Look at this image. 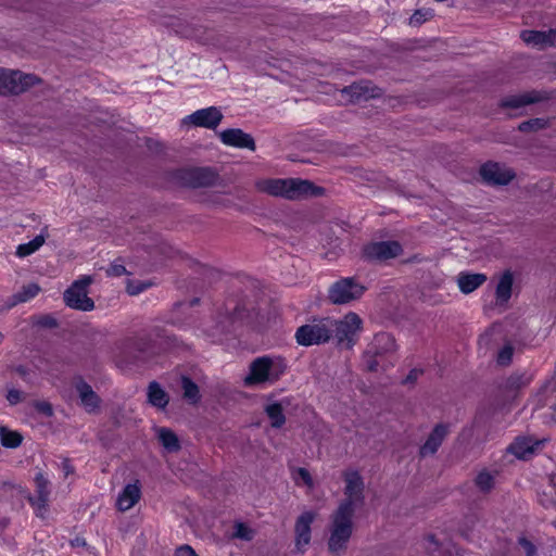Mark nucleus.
I'll use <instances>...</instances> for the list:
<instances>
[{
  "label": "nucleus",
  "instance_id": "obj_51",
  "mask_svg": "<svg viewBox=\"0 0 556 556\" xmlns=\"http://www.w3.org/2000/svg\"><path fill=\"white\" fill-rule=\"evenodd\" d=\"M505 106H511V108H520L521 106V98L520 97H515L510 100H506L504 101L503 103Z\"/></svg>",
  "mask_w": 556,
  "mask_h": 556
},
{
  "label": "nucleus",
  "instance_id": "obj_1",
  "mask_svg": "<svg viewBox=\"0 0 556 556\" xmlns=\"http://www.w3.org/2000/svg\"><path fill=\"white\" fill-rule=\"evenodd\" d=\"M256 187L261 192L293 201L318 197L324 193L321 187L315 186L309 180L299 178L263 179L257 181Z\"/></svg>",
  "mask_w": 556,
  "mask_h": 556
},
{
  "label": "nucleus",
  "instance_id": "obj_37",
  "mask_svg": "<svg viewBox=\"0 0 556 556\" xmlns=\"http://www.w3.org/2000/svg\"><path fill=\"white\" fill-rule=\"evenodd\" d=\"M151 287V282L140 280H128L126 290L130 295H137Z\"/></svg>",
  "mask_w": 556,
  "mask_h": 556
},
{
  "label": "nucleus",
  "instance_id": "obj_49",
  "mask_svg": "<svg viewBox=\"0 0 556 556\" xmlns=\"http://www.w3.org/2000/svg\"><path fill=\"white\" fill-rule=\"evenodd\" d=\"M376 355H370V356H366L365 355V358H366V366L368 368V370L370 371H374L377 369L378 367V363L377 361L374 358Z\"/></svg>",
  "mask_w": 556,
  "mask_h": 556
},
{
  "label": "nucleus",
  "instance_id": "obj_59",
  "mask_svg": "<svg viewBox=\"0 0 556 556\" xmlns=\"http://www.w3.org/2000/svg\"><path fill=\"white\" fill-rule=\"evenodd\" d=\"M554 410L556 412V405L554 406Z\"/></svg>",
  "mask_w": 556,
  "mask_h": 556
},
{
  "label": "nucleus",
  "instance_id": "obj_14",
  "mask_svg": "<svg viewBox=\"0 0 556 556\" xmlns=\"http://www.w3.org/2000/svg\"><path fill=\"white\" fill-rule=\"evenodd\" d=\"M223 113L216 106H210L201 110H197L192 114L186 116L182 119L184 124H190L195 127H203L208 129H215L223 121Z\"/></svg>",
  "mask_w": 556,
  "mask_h": 556
},
{
  "label": "nucleus",
  "instance_id": "obj_56",
  "mask_svg": "<svg viewBox=\"0 0 556 556\" xmlns=\"http://www.w3.org/2000/svg\"><path fill=\"white\" fill-rule=\"evenodd\" d=\"M428 540H429L431 543H433V544H435V545H437V542L434 541V536H433V535H429V536H428Z\"/></svg>",
  "mask_w": 556,
  "mask_h": 556
},
{
  "label": "nucleus",
  "instance_id": "obj_30",
  "mask_svg": "<svg viewBox=\"0 0 556 556\" xmlns=\"http://www.w3.org/2000/svg\"><path fill=\"white\" fill-rule=\"evenodd\" d=\"M0 441L5 447L15 448L21 445L23 437L20 432L8 429L7 427H0Z\"/></svg>",
  "mask_w": 556,
  "mask_h": 556
},
{
  "label": "nucleus",
  "instance_id": "obj_4",
  "mask_svg": "<svg viewBox=\"0 0 556 556\" xmlns=\"http://www.w3.org/2000/svg\"><path fill=\"white\" fill-rule=\"evenodd\" d=\"M343 479L345 483L344 500L339 504L337 509L355 514L356 509L364 504V480L356 470L344 471Z\"/></svg>",
  "mask_w": 556,
  "mask_h": 556
},
{
  "label": "nucleus",
  "instance_id": "obj_35",
  "mask_svg": "<svg viewBox=\"0 0 556 556\" xmlns=\"http://www.w3.org/2000/svg\"><path fill=\"white\" fill-rule=\"evenodd\" d=\"M40 291V287L37 283H28L23 286L21 291H18L14 298L16 302H27L30 299L35 298Z\"/></svg>",
  "mask_w": 556,
  "mask_h": 556
},
{
  "label": "nucleus",
  "instance_id": "obj_19",
  "mask_svg": "<svg viewBox=\"0 0 556 556\" xmlns=\"http://www.w3.org/2000/svg\"><path fill=\"white\" fill-rule=\"evenodd\" d=\"M523 42L540 50L553 47L556 43V30L549 29L546 31H523Z\"/></svg>",
  "mask_w": 556,
  "mask_h": 556
},
{
  "label": "nucleus",
  "instance_id": "obj_32",
  "mask_svg": "<svg viewBox=\"0 0 556 556\" xmlns=\"http://www.w3.org/2000/svg\"><path fill=\"white\" fill-rule=\"evenodd\" d=\"M45 243L43 236L39 235L27 243L20 244L16 249L18 257H25L36 252Z\"/></svg>",
  "mask_w": 556,
  "mask_h": 556
},
{
  "label": "nucleus",
  "instance_id": "obj_52",
  "mask_svg": "<svg viewBox=\"0 0 556 556\" xmlns=\"http://www.w3.org/2000/svg\"><path fill=\"white\" fill-rule=\"evenodd\" d=\"M175 31L184 37H193L194 36L193 29H191L189 27H180V28L175 29Z\"/></svg>",
  "mask_w": 556,
  "mask_h": 556
},
{
  "label": "nucleus",
  "instance_id": "obj_58",
  "mask_svg": "<svg viewBox=\"0 0 556 556\" xmlns=\"http://www.w3.org/2000/svg\"><path fill=\"white\" fill-rule=\"evenodd\" d=\"M3 340V334L0 332V343L2 342Z\"/></svg>",
  "mask_w": 556,
  "mask_h": 556
},
{
  "label": "nucleus",
  "instance_id": "obj_33",
  "mask_svg": "<svg viewBox=\"0 0 556 556\" xmlns=\"http://www.w3.org/2000/svg\"><path fill=\"white\" fill-rule=\"evenodd\" d=\"M546 442V439L534 440L533 438H523V460L540 453Z\"/></svg>",
  "mask_w": 556,
  "mask_h": 556
},
{
  "label": "nucleus",
  "instance_id": "obj_31",
  "mask_svg": "<svg viewBox=\"0 0 556 556\" xmlns=\"http://www.w3.org/2000/svg\"><path fill=\"white\" fill-rule=\"evenodd\" d=\"M181 388L184 391V397L194 404L200 400V391L198 386L188 377H182Z\"/></svg>",
  "mask_w": 556,
  "mask_h": 556
},
{
  "label": "nucleus",
  "instance_id": "obj_5",
  "mask_svg": "<svg viewBox=\"0 0 556 556\" xmlns=\"http://www.w3.org/2000/svg\"><path fill=\"white\" fill-rule=\"evenodd\" d=\"M331 318L315 319L301 326L295 332L296 342L300 345L309 346L321 344L331 338Z\"/></svg>",
  "mask_w": 556,
  "mask_h": 556
},
{
  "label": "nucleus",
  "instance_id": "obj_29",
  "mask_svg": "<svg viewBox=\"0 0 556 556\" xmlns=\"http://www.w3.org/2000/svg\"><path fill=\"white\" fill-rule=\"evenodd\" d=\"M156 432L160 442L168 452H176L179 450L180 445L178 438L172 430L167 428H159Z\"/></svg>",
  "mask_w": 556,
  "mask_h": 556
},
{
  "label": "nucleus",
  "instance_id": "obj_12",
  "mask_svg": "<svg viewBox=\"0 0 556 556\" xmlns=\"http://www.w3.org/2000/svg\"><path fill=\"white\" fill-rule=\"evenodd\" d=\"M35 486H36V497L31 496L28 492L26 493V497L28 498L30 505L34 507L36 515L38 517L43 518L46 513L48 511V503L50 497V481L42 473L38 472L35 476Z\"/></svg>",
  "mask_w": 556,
  "mask_h": 556
},
{
  "label": "nucleus",
  "instance_id": "obj_55",
  "mask_svg": "<svg viewBox=\"0 0 556 556\" xmlns=\"http://www.w3.org/2000/svg\"><path fill=\"white\" fill-rule=\"evenodd\" d=\"M71 545L73 547H84L86 546V541L83 538H75L74 540L71 541Z\"/></svg>",
  "mask_w": 556,
  "mask_h": 556
},
{
  "label": "nucleus",
  "instance_id": "obj_45",
  "mask_svg": "<svg viewBox=\"0 0 556 556\" xmlns=\"http://www.w3.org/2000/svg\"><path fill=\"white\" fill-rule=\"evenodd\" d=\"M540 100H541V97L536 92H533V91L523 92V98H522L523 105L531 104V103L538 102Z\"/></svg>",
  "mask_w": 556,
  "mask_h": 556
},
{
  "label": "nucleus",
  "instance_id": "obj_3",
  "mask_svg": "<svg viewBox=\"0 0 556 556\" xmlns=\"http://www.w3.org/2000/svg\"><path fill=\"white\" fill-rule=\"evenodd\" d=\"M287 369L283 358L278 356H261L250 364V370L244 378L248 387L273 384L280 379Z\"/></svg>",
  "mask_w": 556,
  "mask_h": 556
},
{
  "label": "nucleus",
  "instance_id": "obj_43",
  "mask_svg": "<svg viewBox=\"0 0 556 556\" xmlns=\"http://www.w3.org/2000/svg\"><path fill=\"white\" fill-rule=\"evenodd\" d=\"M507 454H511L516 459H521V441L519 437L515 439V442L507 447Z\"/></svg>",
  "mask_w": 556,
  "mask_h": 556
},
{
  "label": "nucleus",
  "instance_id": "obj_34",
  "mask_svg": "<svg viewBox=\"0 0 556 556\" xmlns=\"http://www.w3.org/2000/svg\"><path fill=\"white\" fill-rule=\"evenodd\" d=\"M514 346L506 343L496 354V365L498 367H507L511 364L514 356Z\"/></svg>",
  "mask_w": 556,
  "mask_h": 556
},
{
  "label": "nucleus",
  "instance_id": "obj_8",
  "mask_svg": "<svg viewBox=\"0 0 556 556\" xmlns=\"http://www.w3.org/2000/svg\"><path fill=\"white\" fill-rule=\"evenodd\" d=\"M37 80L34 75L0 67V94H18L34 86Z\"/></svg>",
  "mask_w": 556,
  "mask_h": 556
},
{
  "label": "nucleus",
  "instance_id": "obj_38",
  "mask_svg": "<svg viewBox=\"0 0 556 556\" xmlns=\"http://www.w3.org/2000/svg\"><path fill=\"white\" fill-rule=\"evenodd\" d=\"M294 481L296 484L302 482L303 484L307 485L309 489L314 486L313 478L308 470L305 468H296L294 471Z\"/></svg>",
  "mask_w": 556,
  "mask_h": 556
},
{
  "label": "nucleus",
  "instance_id": "obj_28",
  "mask_svg": "<svg viewBox=\"0 0 556 556\" xmlns=\"http://www.w3.org/2000/svg\"><path fill=\"white\" fill-rule=\"evenodd\" d=\"M265 413L270 419V425L274 428H281L286 422V417L283 414V407L280 403L274 402L269 403L265 407Z\"/></svg>",
  "mask_w": 556,
  "mask_h": 556
},
{
  "label": "nucleus",
  "instance_id": "obj_10",
  "mask_svg": "<svg viewBox=\"0 0 556 556\" xmlns=\"http://www.w3.org/2000/svg\"><path fill=\"white\" fill-rule=\"evenodd\" d=\"M177 179L184 186L202 188L213 186L218 176L210 168H187L178 172Z\"/></svg>",
  "mask_w": 556,
  "mask_h": 556
},
{
  "label": "nucleus",
  "instance_id": "obj_50",
  "mask_svg": "<svg viewBox=\"0 0 556 556\" xmlns=\"http://www.w3.org/2000/svg\"><path fill=\"white\" fill-rule=\"evenodd\" d=\"M61 469L63 470L65 477L74 472V468L72 467L68 459H63L61 463Z\"/></svg>",
  "mask_w": 556,
  "mask_h": 556
},
{
  "label": "nucleus",
  "instance_id": "obj_41",
  "mask_svg": "<svg viewBox=\"0 0 556 556\" xmlns=\"http://www.w3.org/2000/svg\"><path fill=\"white\" fill-rule=\"evenodd\" d=\"M105 273L110 277H119L127 273L126 267L118 263L111 264L106 269Z\"/></svg>",
  "mask_w": 556,
  "mask_h": 556
},
{
  "label": "nucleus",
  "instance_id": "obj_25",
  "mask_svg": "<svg viewBox=\"0 0 556 556\" xmlns=\"http://www.w3.org/2000/svg\"><path fill=\"white\" fill-rule=\"evenodd\" d=\"M498 471L496 469L483 468L477 472L475 485L482 493H490L496 483Z\"/></svg>",
  "mask_w": 556,
  "mask_h": 556
},
{
  "label": "nucleus",
  "instance_id": "obj_57",
  "mask_svg": "<svg viewBox=\"0 0 556 556\" xmlns=\"http://www.w3.org/2000/svg\"><path fill=\"white\" fill-rule=\"evenodd\" d=\"M45 325L53 326V325H55V323H54V320L50 319V320H47V323H45Z\"/></svg>",
  "mask_w": 556,
  "mask_h": 556
},
{
  "label": "nucleus",
  "instance_id": "obj_13",
  "mask_svg": "<svg viewBox=\"0 0 556 556\" xmlns=\"http://www.w3.org/2000/svg\"><path fill=\"white\" fill-rule=\"evenodd\" d=\"M316 518V513L307 510L302 513L294 525V543L295 548L300 553H304L311 543L312 529L311 526Z\"/></svg>",
  "mask_w": 556,
  "mask_h": 556
},
{
  "label": "nucleus",
  "instance_id": "obj_42",
  "mask_svg": "<svg viewBox=\"0 0 556 556\" xmlns=\"http://www.w3.org/2000/svg\"><path fill=\"white\" fill-rule=\"evenodd\" d=\"M7 400L11 405H16L24 400V393L20 390L11 389L8 391Z\"/></svg>",
  "mask_w": 556,
  "mask_h": 556
},
{
  "label": "nucleus",
  "instance_id": "obj_20",
  "mask_svg": "<svg viewBox=\"0 0 556 556\" xmlns=\"http://www.w3.org/2000/svg\"><path fill=\"white\" fill-rule=\"evenodd\" d=\"M486 275L481 273L460 271L456 277V283L464 294H469L486 281Z\"/></svg>",
  "mask_w": 556,
  "mask_h": 556
},
{
  "label": "nucleus",
  "instance_id": "obj_16",
  "mask_svg": "<svg viewBox=\"0 0 556 556\" xmlns=\"http://www.w3.org/2000/svg\"><path fill=\"white\" fill-rule=\"evenodd\" d=\"M220 141L229 147L255 150V142L251 135L239 128H230L219 132Z\"/></svg>",
  "mask_w": 556,
  "mask_h": 556
},
{
  "label": "nucleus",
  "instance_id": "obj_47",
  "mask_svg": "<svg viewBox=\"0 0 556 556\" xmlns=\"http://www.w3.org/2000/svg\"><path fill=\"white\" fill-rule=\"evenodd\" d=\"M522 546H523V555H526V556H534L535 555L536 549L531 542L523 539Z\"/></svg>",
  "mask_w": 556,
  "mask_h": 556
},
{
  "label": "nucleus",
  "instance_id": "obj_17",
  "mask_svg": "<svg viewBox=\"0 0 556 556\" xmlns=\"http://www.w3.org/2000/svg\"><path fill=\"white\" fill-rule=\"evenodd\" d=\"M480 175L482 179L492 185H506L508 184L514 175L513 173L500 165L498 163H486L480 169Z\"/></svg>",
  "mask_w": 556,
  "mask_h": 556
},
{
  "label": "nucleus",
  "instance_id": "obj_18",
  "mask_svg": "<svg viewBox=\"0 0 556 556\" xmlns=\"http://www.w3.org/2000/svg\"><path fill=\"white\" fill-rule=\"evenodd\" d=\"M75 389L85 410L89 414L97 413L100 408L101 399L92 390L91 386L83 379H78L75 382Z\"/></svg>",
  "mask_w": 556,
  "mask_h": 556
},
{
  "label": "nucleus",
  "instance_id": "obj_26",
  "mask_svg": "<svg viewBox=\"0 0 556 556\" xmlns=\"http://www.w3.org/2000/svg\"><path fill=\"white\" fill-rule=\"evenodd\" d=\"M147 395L149 403L154 407L165 408V406L168 404L167 393L155 381L149 384Z\"/></svg>",
  "mask_w": 556,
  "mask_h": 556
},
{
  "label": "nucleus",
  "instance_id": "obj_23",
  "mask_svg": "<svg viewBox=\"0 0 556 556\" xmlns=\"http://www.w3.org/2000/svg\"><path fill=\"white\" fill-rule=\"evenodd\" d=\"M396 345L393 337L389 333L381 332L375 336L372 342L366 350V356L382 355L395 351Z\"/></svg>",
  "mask_w": 556,
  "mask_h": 556
},
{
  "label": "nucleus",
  "instance_id": "obj_48",
  "mask_svg": "<svg viewBox=\"0 0 556 556\" xmlns=\"http://www.w3.org/2000/svg\"><path fill=\"white\" fill-rule=\"evenodd\" d=\"M421 374H422L421 369H418V368L412 369L409 371V374L407 375L405 382H410V383L415 382Z\"/></svg>",
  "mask_w": 556,
  "mask_h": 556
},
{
  "label": "nucleus",
  "instance_id": "obj_39",
  "mask_svg": "<svg viewBox=\"0 0 556 556\" xmlns=\"http://www.w3.org/2000/svg\"><path fill=\"white\" fill-rule=\"evenodd\" d=\"M235 321L233 316H226L225 319L218 321L216 328L213 330L212 336L216 337L218 334L228 332L230 330V326Z\"/></svg>",
  "mask_w": 556,
  "mask_h": 556
},
{
  "label": "nucleus",
  "instance_id": "obj_6",
  "mask_svg": "<svg viewBox=\"0 0 556 556\" xmlns=\"http://www.w3.org/2000/svg\"><path fill=\"white\" fill-rule=\"evenodd\" d=\"M362 324L361 317L352 312L342 319H331V338L334 337L339 344L345 343L348 348H352L362 330Z\"/></svg>",
  "mask_w": 556,
  "mask_h": 556
},
{
  "label": "nucleus",
  "instance_id": "obj_24",
  "mask_svg": "<svg viewBox=\"0 0 556 556\" xmlns=\"http://www.w3.org/2000/svg\"><path fill=\"white\" fill-rule=\"evenodd\" d=\"M448 430L444 425H437L431 433L429 434L425 444L420 447V455L428 456L434 454L438 448L441 446L443 440L445 439Z\"/></svg>",
  "mask_w": 556,
  "mask_h": 556
},
{
  "label": "nucleus",
  "instance_id": "obj_27",
  "mask_svg": "<svg viewBox=\"0 0 556 556\" xmlns=\"http://www.w3.org/2000/svg\"><path fill=\"white\" fill-rule=\"evenodd\" d=\"M521 390V376L514 374L509 376L502 384L501 391L504 397L507 400H516Z\"/></svg>",
  "mask_w": 556,
  "mask_h": 556
},
{
  "label": "nucleus",
  "instance_id": "obj_46",
  "mask_svg": "<svg viewBox=\"0 0 556 556\" xmlns=\"http://www.w3.org/2000/svg\"><path fill=\"white\" fill-rule=\"evenodd\" d=\"M175 556H198L192 547L182 545L176 549Z\"/></svg>",
  "mask_w": 556,
  "mask_h": 556
},
{
  "label": "nucleus",
  "instance_id": "obj_2",
  "mask_svg": "<svg viewBox=\"0 0 556 556\" xmlns=\"http://www.w3.org/2000/svg\"><path fill=\"white\" fill-rule=\"evenodd\" d=\"M353 517L354 514L344 511L343 509H336L331 514L327 542L328 552L331 556H341L348 549L354 529Z\"/></svg>",
  "mask_w": 556,
  "mask_h": 556
},
{
  "label": "nucleus",
  "instance_id": "obj_11",
  "mask_svg": "<svg viewBox=\"0 0 556 556\" xmlns=\"http://www.w3.org/2000/svg\"><path fill=\"white\" fill-rule=\"evenodd\" d=\"M402 251L401 244L396 241H378L367 244L363 253L369 261L384 262L399 256Z\"/></svg>",
  "mask_w": 556,
  "mask_h": 556
},
{
  "label": "nucleus",
  "instance_id": "obj_22",
  "mask_svg": "<svg viewBox=\"0 0 556 556\" xmlns=\"http://www.w3.org/2000/svg\"><path fill=\"white\" fill-rule=\"evenodd\" d=\"M352 101L367 100L379 94L378 89L370 81L354 83L343 89Z\"/></svg>",
  "mask_w": 556,
  "mask_h": 556
},
{
  "label": "nucleus",
  "instance_id": "obj_7",
  "mask_svg": "<svg viewBox=\"0 0 556 556\" xmlns=\"http://www.w3.org/2000/svg\"><path fill=\"white\" fill-rule=\"evenodd\" d=\"M90 276H83L64 292V301L71 308L89 312L94 307V302L88 296V287L91 285Z\"/></svg>",
  "mask_w": 556,
  "mask_h": 556
},
{
  "label": "nucleus",
  "instance_id": "obj_21",
  "mask_svg": "<svg viewBox=\"0 0 556 556\" xmlns=\"http://www.w3.org/2000/svg\"><path fill=\"white\" fill-rule=\"evenodd\" d=\"M141 497V490L138 481L127 484L119 493L116 506L118 510L126 511L132 508Z\"/></svg>",
  "mask_w": 556,
  "mask_h": 556
},
{
  "label": "nucleus",
  "instance_id": "obj_54",
  "mask_svg": "<svg viewBox=\"0 0 556 556\" xmlns=\"http://www.w3.org/2000/svg\"><path fill=\"white\" fill-rule=\"evenodd\" d=\"M535 126L541 127V121L540 119H534V121H530V122H523V124H522L523 131L526 129H532Z\"/></svg>",
  "mask_w": 556,
  "mask_h": 556
},
{
  "label": "nucleus",
  "instance_id": "obj_40",
  "mask_svg": "<svg viewBox=\"0 0 556 556\" xmlns=\"http://www.w3.org/2000/svg\"><path fill=\"white\" fill-rule=\"evenodd\" d=\"M431 12L430 11H421V10H417L410 17L409 20V24L410 25H414V26H417V25H420L421 23L426 22L428 18L431 17Z\"/></svg>",
  "mask_w": 556,
  "mask_h": 556
},
{
  "label": "nucleus",
  "instance_id": "obj_44",
  "mask_svg": "<svg viewBox=\"0 0 556 556\" xmlns=\"http://www.w3.org/2000/svg\"><path fill=\"white\" fill-rule=\"evenodd\" d=\"M35 407L37 408L38 412L45 414L46 416H51L53 413L51 405L45 401L37 402L35 404Z\"/></svg>",
  "mask_w": 556,
  "mask_h": 556
},
{
  "label": "nucleus",
  "instance_id": "obj_15",
  "mask_svg": "<svg viewBox=\"0 0 556 556\" xmlns=\"http://www.w3.org/2000/svg\"><path fill=\"white\" fill-rule=\"evenodd\" d=\"M513 283L514 275L510 270H505L497 278L494 307L500 308L501 312L507 308L511 298Z\"/></svg>",
  "mask_w": 556,
  "mask_h": 556
},
{
  "label": "nucleus",
  "instance_id": "obj_36",
  "mask_svg": "<svg viewBox=\"0 0 556 556\" xmlns=\"http://www.w3.org/2000/svg\"><path fill=\"white\" fill-rule=\"evenodd\" d=\"M254 530L244 522H236L233 526L232 538L243 541H252L254 538Z\"/></svg>",
  "mask_w": 556,
  "mask_h": 556
},
{
  "label": "nucleus",
  "instance_id": "obj_9",
  "mask_svg": "<svg viewBox=\"0 0 556 556\" xmlns=\"http://www.w3.org/2000/svg\"><path fill=\"white\" fill-rule=\"evenodd\" d=\"M365 288L352 278H343L329 289V299L334 304H345L359 299Z\"/></svg>",
  "mask_w": 556,
  "mask_h": 556
},
{
  "label": "nucleus",
  "instance_id": "obj_53",
  "mask_svg": "<svg viewBox=\"0 0 556 556\" xmlns=\"http://www.w3.org/2000/svg\"><path fill=\"white\" fill-rule=\"evenodd\" d=\"M494 329H490L488 331H485L479 339V344L482 345V344H485L488 345L489 342H490V339H491V336L493 333Z\"/></svg>",
  "mask_w": 556,
  "mask_h": 556
}]
</instances>
